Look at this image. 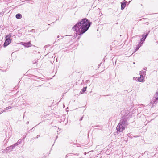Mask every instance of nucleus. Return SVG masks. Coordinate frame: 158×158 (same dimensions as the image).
Here are the masks:
<instances>
[{"mask_svg":"<svg viewBox=\"0 0 158 158\" xmlns=\"http://www.w3.org/2000/svg\"><path fill=\"white\" fill-rule=\"evenodd\" d=\"M41 86V85H40V86Z\"/></svg>","mask_w":158,"mask_h":158,"instance_id":"40","label":"nucleus"},{"mask_svg":"<svg viewBox=\"0 0 158 158\" xmlns=\"http://www.w3.org/2000/svg\"><path fill=\"white\" fill-rule=\"evenodd\" d=\"M25 112L24 113V114H23V118H24V114H25Z\"/></svg>","mask_w":158,"mask_h":158,"instance_id":"32","label":"nucleus"},{"mask_svg":"<svg viewBox=\"0 0 158 158\" xmlns=\"http://www.w3.org/2000/svg\"><path fill=\"white\" fill-rule=\"evenodd\" d=\"M140 76L144 77L146 75V72L143 70L140 72Z\"/></svg>","mask_w":158,"mask_h":158,"instance_id":"9","label":"nucleus"},{"mask_svg":"<svg viewBox=\"0 0 158 158\" xmlns=\"http://www.w3.org/2000/svg\"><path fill=\"white\" fill-rule=\"evenodd\" d=\"M60 39H58L57 40H60Z\"/></svg>","mask_w":158,"mask_h":158,"instance_id":"37","label":"nucleus"},{"mask_svg":"<svg viewBox=\"0 0 158 158\" xmlns=\"http://www.w3.org/2000/svg\"><path fill=\"white\" fill-rule=\"evenodd\" d=\"M26 1L28 3H31V4L34 3V1L32 0H26Z\"/></svg>","mask_w":158,"mask_h":158,"instance_id":"14","label":"nucleus"},{"mask_svg":"<svg viewBox=\"0 0 158 158\" xmlns=\"http://www.w3.org/2000/svg\"><path fill=\"white\" fill-rule=\"evenodd\" d=\"M22 143V140L21 139H19L17 142L14 144L15 146H18V145L21 144Z\"/></svg>","mask_w":158,"mask_h":158,"instance_id":"11","label":"nucleus"},{"mask_svg":"<svg viewBox=\"0 0 158 158\" xmlns=\"http://www.w3.org/2000/svg\"><path fill=\"white\" fill-rule=\"evenodd\" d=\"M50 45H45L44 46V48H47V47H49V46Z\"/></svg>","mask_w":158,"mask_h":158,"instance_id":"18","label":"nucleus"},{"mask_svg":"<svg viewBox=\"0 0 158 158\" xmlns=\"http://www.w3.org/2000/svg\"><path fill=\"white\" fill-rule=\"evenodd\" d=\"M130 118L129 117L126 116L121 118L120 122L116 127L117 131L122 132L128 124Z\"/></svg>","mask_w":158,"mask_h":158,"instance_id":"2","label":"nucleus"},{"mask_svg":"<svg viewBox=\"0 0 158 158\" xmlns=\"http://www.w3.org/2000/svg\"><path fill=\"white\" fill-rule=\"evenodd\" d=\"M37 139L36 138V137H35L33 138V139Z\"/></svg>","mask_w":158,"mask_h":158,"instance_id":"35","label":"nucleus"},{"mask_svg":"<svg viewBox=\"0 0 158 158\" xmlns=\"http://www.w3.org/2000/svg\"><path fill=\"white\" fill-rule=\"evenodd\" d=\"M11 36V34L10 33L8 35H6L5 38L6 39H10V38Z\"/></svg>","mask_w":158,"mask_h":158,"instance_id":"13","label":"nucleus"},{"mask_svg":"<svg viewBox=\"0 0 158 158\" xmlns=\"http://www.w3.org/2000/svg\"><path fill=\"white\" fill-rule=\"evenodd\" d=\"M149 32L150 31H149L147 33H144L143 35H142V38L141 39L140 41L143 42L145 40Z\"/></svg>","mask_w":158,"mask_h":158,"instance_id":"3","label":"nucleus"},{"mask_svg":"<svg viewBox=\"0 0 158 158\" xmlns=\"http://www.w3.org/2000/svg\"><path fill=\"white\" fill-rule=\"evenodd\" d=\"M133 64H135V62H133Z\"/></svg>","mask_w":158,"mask_h":158,"instance_id":"41","label":"nucleus"},{"mask_svg":"<svg viewBox=\"0 0 158 158\" xmlns=\"http://www.w3.org/2000/svg\"><path fill=\"white\" fill-rule=\"evenodd\" d=\"M55 42H56V41H55V42L53 43V44H54Z\"/></svg>","mask_w":158,"mask_h":158,"instance_id":"39","label":"nucleus"},{"mask_svg":"<svg viewBox=\"0 0 158 158\" xmlns=\"http://www.w3.org/2000/svg\"><path fill=\"white\" fill-rule=\"evenodd\" d=\"M30 131H31V130H30L29 131H28L27 132V133H29L30 132Z\"/></svg>","mask_w":158,"mask_h":158,"instance_id":"34","label":"nucleus"},{"mask_svg":"<svg viewBox=\"0 0 158 158\" xmlns=\"http://www.w3.org/2000/svg\"><path fill=\"white\" fill-rule=\"evenodd\" d=\"M57 138H58V136H56V139H55V141H56V139H57Z\"/></svg>","mask_w":158,"mask_h":158,"instance_id":"27","label":"nucleus"},{"mask_svg":"<svg viewBox=\"0 0 158 158\" xmlns=\"http://www.w3.org/2000/svg\"><path fill=\"white\" fill-rule=\"evenodd\" d=\"M140 48V47L138 45L136 48L135 49V52L137 51Z\"/></svg>","mask_w":158,"mask_h":158,"instance_id":"16","label":"nucleus"},{"mask_svg":"<svg viewBox=\"0 0 158 158\" xmlns=\"http://www.w3.org/2000/svg\"><path fill=\"white\" fill-rule=\"evenodd\" d=\"M1 109L0 108V111L1 113L2 114V113H3V112H2V110L1 111Z\"/></svg>","mask_w":158,"mask_h":158,"instance_id":"24","label":"nucleus"},{"mask_svg":"<svg viewBox=\"0 0 158 158\" xmlns=\"http://www.w3.org/2000/svg\"><path fill=\"white\" fill-rule=\"evenodd\" d=\"M34 30H34V29H32L31 30V31H32V32H33L34 31Z\"/></svg>","mask_w":158,"mask_h":158,"instance_id":"33","label":"nucleus"},{"mask_svg":"<svg viewBox=\"0 0 158 158\" xmlns=\"http://www.w3.org/2000/svg\"><path fill=\"white\" fill-rule=\"evenodd\" d=\"M101 63H101L100 64L98 65V66H100L101 65Z\"/></svg>","mask_w":158,"mask_h":158,"instance_id":"31","label":"nucleus"},{"mask_svg":"<svg viewBox=\"0 0 158 158\" xmlns=\"http://www.w3.org/2000/svg\"><path fill=\"white\" fill-rule=\"evenodd\" d=\"M75 155H78V154H74Z\"/></svg>","mask_w":158,"mask_h":158,"instance_id":"38","label":"nucleus"},{"mask_svg":"<svg viewBox=\"0 0 158 158\" xmlns=\"http://www.w3.org/2000/svg\"><path fill=\"white\" fill-rule=\"evenodd\" d=\"M11 108H12V107H11V106H9L8 107H6V108H5V109L6 110L9 109H10Z\"/></svg>","mask_w":158,"mask_h":158,"instance_id":"17","label":"nucleus"},{"mask_svg":"<svg viewBox=\"0 0 158 158\" xmlns=\"http://www.w3.org/2000/svg\"><path fill=\"white\" fill-rule=\"evenodd\" d=\"M50 45H45L44 46V48H47V47H49V46Z\"/></svg>","mask_w":158,"mask_h":158,"instance_id":"19","label":"nucleus"},{"mask_svg":"<svg viewBox=\"0 0 158 158\" xmlns=\"http://www.w3.org/2000/svg\"><path fill=\"white\" fill-rule=\"evenodd\" d=\"M87 87H84L81 90L80 93V94H82L85 92L86 90Z\"/></svg>","mask_w":158,"mask_h":158,"instance_id":"10","label":"nucleus"},{"mask_svg":"<svg viewBox=\"0 0 158 158\" xmlns=\"http://www.w3.org/2000/svg\"><path fill=\"white\" fill-rule=\"evenodd\" d=\"M83 118V117H82L80 119V121H81V120H82V118Z\"/></svg>","mask_w":158,"mask_h":158,"instance_id":"29","label":"nucleus"},{"mask_svg":"<svg viewBox=\"0 0 158 158\" xmlns=\"http://www.w3.org/2000/svg\"><path fill=\"white\" fill-rule=\"evenodd\" d=\"M1 114V113L0 112V114Z\"/></svg>","mask_w":158,"mask_h":158,"instance_id":"43","label":"nucleus"},{"mask_svg":"<svg viewBox=\"0 0 158 158\" xmlns=\"http://www.w3.org/2000/svg\"><path fill=\"white\" fill-rule=\"evenodd\" d=\"M144 77L140 76V77L138 78V81L140 82H143L144 81Z\"/></svg>","mask_w":158,"mask_h":158,"instance_id":"8","label":"nucleus"},{"mask_svg":"<svg viewBox=\"0 0 158 158\" xmlns=\"http://www.w3.org/2000/svg\"><path fill=\"white\" fill-rule=\"evenodd\" d=\"M147 68L146 67H145L143 68V69L144 70H147Z\"/></svg>","mask_w":158,"mask_h":158,"instance_id":"25","label":"nucleus"},{"mask_svg":"<svg viewBox=\"0 0 158 158\" xmlns=\"http://www.w3.org/2000/svg\"><path fill=\"white\" fill-rule=\"evenodd\" d=\"M127 2L125 0H123L122 2H121V10H123L124 9Z\"/></svg>","mask_w":158,"mask_h":158,"instance_id":"6","label":"nucleus"},{"mask_svg":"<svg viewBox=\"0 0 158 158\" xmlns=\"http://www.w3.org/2000/svg\"><path fill=\"white\" fill-rule=\"evenodd\" d=\"M11 42V40L10 39H6L5 41L3 44V46L5 47L9 45Z\"/></svg>","mask_w":158,"mask_h":158,"instance_id":"4","label":"nucleus"},{"mask_svg":"<svg viewBox=\"0 0 158 158\" xmlns=\"http://www.w3.org/2000/svg\"><path fill=\"white\" fill-rule=\"evenodd\" d=\"M91 24L87 19L83 18L74 25L72 29L76 32L77 35H82L88 30Z\"/></svg>","mask_w":158,"mask_h":158,"instance_id":"1","label":"nucleus"},{"mask_svg":"<svg viewBox=\"0 0 158 158\" xmlns=\"http://www.w3.org/2000/svg\"><path fill=\"white\" fill-rule=\"evenodd\" d=\"M59 37H60V36H59V35L57 36V38H59Z\"/></svg>","mask_w":158,"mask_h":158,"instance_id":"36","label":"nucleus"},{"mask_svg":"<svg viewBox=\"0 0 158 158\" xmlns=\"http://www.w3.org/2000/svg\"><path fill=\"white\" fill-rule=\"evenodd\" d=\"M89 80H86L85 81V83H88L89 82Z\"/></svg>","mask_w":158,"mask_h":158,"instance_id":"21","label":"nucleus"},{"mask_svg":"<svg viewBox=\"0 0 158 158\" xmlns=\"http://www.w3.org/2000/svg\"><path fill=\"white\" fill-rule=\"evenodd\" d=\"M23 45L25 47H29L31 46V44L30 42H28L27 43H24Z\"/></svg>","mask_w":158,"mask_h":158,"instance_id":"7","label":"nucleus"},{"mask_svg":"<svg viewBox=\"0 0 158 158\" xmlns=\"http://www.w3.org/2000/svg\"><path fill=\"white\" fill-rule=\"evenodd\" d=\"M136 78H137V77H136V78H135V79H136ZM135 77H134L133 78V80H135Z\"/></svg>","mask_w":158,"mask_h":158,"instance_id":"30","label":"nucleus"},{"mask_svg":"<svg viewBox=\"0 0 158 158\" xmlns=\"http://www.w3.org/2000/svg\"><path fill=\"white\" fill-rule=\"evenodd\" d=\"M40 136V135H37V136H36V138H38V137H39Z\"/></svg>","mask_w":158,"mask_h":158,"instance_id":"23","label":"nucleus"},{"mask_svg":"<svg viewBox=\"0 0 158 158\" xmlns=\"http://www.w3.org/2000/svg\"><path fill=\"white\" fill-rule=\"evenodd\" d=\"M50 45H45L44 46V48H47V47H49V46Z\"/></svg>","mask_w":158,"mask_h":158,"instance_id":"20","label":"nucleus"},{"mask_svg":"<svg viewBox=\"0 0 158 158\" xmlns=\"http://www.w3.org/2000/svg\"><path fill=\"white\" fill-rule=\"evenodd\" d=\"M6 109L5 108L4 110H2V112H6Z\"/></svg>","mask_w":158,"mask_h":158,"instance_id":"22","label":"nucleus"},{"mask_svg":"<svg viewBox=\"0 0 158 158\" xmlns=\"http://www.w3.org/2000/svg\"><path fill=\"white\" fill-rule=\"evenodd\" d=\"M29 123V121H27V122H26V124H28Z\"/></svg>","mask_w":158,"mask_h":158,"instance_id":"26","label":"nucleus"},{"mask_svg":"<svg viewBox=\"0 0 158 158\" xmlns=\"http://www.w3.org/2000/svg\"><path fill=\"white\" fill-rule=\"evenodd\" d=\"M34 127H33V128H32V129L31 130H33V131H34V129H33V128H34Z\"/></svg>","mask_w":158,"mask_h":158,"instance_id":"28","label":"nucleus"},{"mask_svg":"<svg viewBox=\"0 0 158 158\" xmlns=\"http://www.w3.org/2000/svg\"><path fill=\"white\" fill-rule=\"evenodd\" d=\"M1 114V113L0 112V114Z\"/></svg>","mask_w":158,"mask_h":158,"instance_id":"42","label":"nucleus"},{"mask_svg":"<svg viewBox=\"0 0 158 158\" xmlns=\"http://www.w3.org/2000/svg\"><path fill=\"white\" fill-rule=\"evenodd\" d=\"M15 17L17 19H19L22 18V16L21 14L18 13L16 15Z\"/></svg>","mask_w":158,"mask_h":158,"instance_id":"12","label":"nucleus"},{"mask_svg":"<svg viewBox=\"0 0 158 158\" xmlns=\"http://www.w3.org/2000/svg\"><path fill=\"white\" fill-rule=\"evenodd\" d=\"M143 42L140 41L139 43V44H138V45L140 47H141L142 46V44H143Z\"/></svg>","mask_w":158,"mask_h":158,"instance_id":"15","label":"nucleus"},{"mask_svg":"<svg viewBox=\"0 0 158 158\" xmlns=\"http://www.w3.org/2000/svg\"><path fill=\"white\" fill-rule=\"evenodd\" d=\"M15 144L11 145L9 147H7L6 148V151L7 152H10L15 147Z\"/></svg>","mask_w":158,"mask_h":158,"instance_id":"5","label":"nucleus"}]
</instances>
